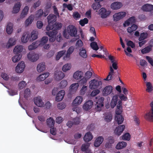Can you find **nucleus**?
<instances>
[{
    "mask_svg": "<svg viewBox=\"0 0 153 153\" xmlns=\"http://www.w3.org/2000/svg\"><path fill=\"white\" fill-rule=\"evenodd\" d=\"M77 30L76 28L73 25H69L67 28V31L64 30L63 33V35L64 37L67 39H68V34L71 37H77V39L79 38V36L77 35Z\"/></svg>",
    "mask_w": 153,
    "mask_h": 153,
    "instance_id": "1",
    "label": "nucleus"
},
{
    "mask_svg": "<svg viewBox=\"0 0 153 153\" xmlns=\"http://www.w3.org/2000/svg\"><path fill=\"white\" fill-rule=\"evenodd\" d=\"M97 100V106L95 108V110L96 111H101V108L103 106V101L104 98L103 97H98L95 98Z\"/></svg>",
    "mask_w": 153,
    "mask_h": 153,
    "instance_id": "2",
    "label": "nucleus"
},
{
    "mask_svg": "<svg viewBox=\"0 0 153 153\" xmlns=\"http://www.w3.org/2000/svg\"><path fill=\"white\" fill-rule=\"evenodd\" d=\"M48 21V25L46 27V30L47 31L50 30L49 27L52 25V24L55 22L56 20V15L51 14H50L47 17Z\"/></svg>",
    "mask_w": 153,
    "mask_h": 153,
    "instance_id": "3",
    "label": "nucleus"
},
{
    "mask_svg": "<svg viewBox=\"0 0 153 153\" xmlns=\"http://www.w3.org/2000/svg\"><path fill=\"white\" fill-rule=\"evenodd\" d=\"M27 57L31 61L34 62L36 61L39 58V56L34 52L30 51L27 54Z\"/></svg>",
    "mask_w": 153,
    "mask_h": 153,
    "instance_id": "4",
    "label": "nucleus"
},
{
    "mask_svg": "<svg viewBox=\"0 0 153 153\" xmlns=\"http://www.w3.org/2000/svg\"><path fill=\"white\" fill-rule=\"evenodd\" d=\"M111 13V11L107 10L104 8H102L99 10V14L102 18H105L109 16Z\"/></svg>",
    "mask_w": 153,
    "mask_h": 153,
    "instance_id": "5",
    "label": "nucleus"
},
{
    "mask_svg": "<svg viewBox=\"0 0 153 153\" xmlns=\"http://www.w3.org/2000/svg\"><path fill=\"white\" fill-rule=\"evenodd\" d=\"M25 66L24 61H21L18 64L16 68V71L19 73H22L24 70Z\"/></svg>",
    "mask_w": 153,
    "mask_h": 153,
    "instance_id": "6",
    "label": "nucleus"
},
{
    "mask_svg": "<svg viewBox=\"0 0 153 153\" xmlns=\"http://www.w3.org/2000/svg\"><path fill=\"white\" fill-rule=\"evenodd\" d=\"M126 15V13L124 12L116 13L113 16L114 21H117L123 18Z\"/></svg>",
    "mask_w": 153,
    "mask_h": 153,
    "instance_id": "7",
    "label": "nucleus"
},
{
    "mask_svg": "<svg viewBox=\"0 0 153 153\" xmlns=\"http://www.w3.org/2000/svg\"><path fill=\"white\" fill-rule=\"evenodd\" d=\"M150 105L151 108L152 113L153 115H152L151 114L150 112H149L146 114L144 117L146 120L149 121L153 122V101L151 103Z\"/></svg>",
    "mask_w": 153,
    "mask_h": 153,
    "instance_id": "8",
    "label": "nucleus"
},
{
    "mask_svg": "<svg viewBox=\"0 0 153 153\" xmlns=\"http://www.w3.org/2000/svg\"><path fill=\"white\" fill-rule=\"evenodd\" d=\"M87 80L85 77H83L78 82V83H73L70 86H79V85L80 86H85Z\"/></svg>",
    "mask_w": 153,
    "mask_h": 153,
    "instance_id": "9",
    "label": "nucleus"
},
{
    "mask_svg": "<svg viewBox=\"0 0 153 153\" xmlns=\"http://www.w3.org/2000/svg\"><path fill=\"white\" fill-rule=\"evenodd\" d=\"M64 73L61 71H56L54 74V78L57 80H59L62 79L65 76Z\"/></svg>",
    "mask_w": 153,
    "mask_h": 153,
    "instance_id": "10",
    "label": "nucleus"
},
{
    "mask_svg": "<svg viewBox=\"0 0 153 153\" xmlns=\"http://www.w3.org/2000/svg\"><path fill=\"white\" fill-rule=\"evenodd\" d=\"M125 128V126L124 125L118 126L114 131L115 134L118 136H120L121 134Z\"/></svg>",
    "mask_w": 153,
    "mask_h": 153,
    "instance_id": "11",
    "label": "nucleus"
},
{
    "mask_svg": "<svg viewBox=\"0 0 153 153\" xmlns=\"http://www.w3.org/2000/svg\"><path fill=\"white\" fill-rule=\"evenodd\" d=\"M62 26V23L59 22H56L54 24L53 23L52 25H51L49 27L50 30H57L60 29Z\"/></svg>",
    "mask_w": 153,
    "mask_h": 153,
    "instance_id": "12",
    "label": "nucleus"
},
{
    "mask_svg": "<svg viewBox=\"0 0 153 153\" xmlns=\"http://www.w3.org/2000/svg\"><path fill=\"white\" fill-rule=\"evenodd\" d=\"M83 100V98L81 96H77L73 101L72 105L73 106H77L81 103Z\"/></svg>",
    "mask_w": 153,
    "mask_h": 153,
    "instance_id": "13",
    "label": "nucleus"
},
{
    "mask_svg": "<svg viewBox=\"0 0 153 153\" xmlns=\"http://www.w3.org/2000/svg\"><path fill=\"white\" fill-rule=\"evenodd\" d=\"M93 104V101L91 100H88L83 105V108L85 110H88L91 108Z\"/></svg>",
    "mask_w": 153,
    "mask_h": 153,
    "instance_id": "14",
    "label": "nucleus"
},
{
    "mask_svg": "<svg viewBox=\"0 0 153 153\" xmlns=\"http://www.w3.org/2000/svg\"><path fill=\"white\" fill-rule=\"evenodd\" d=\"M34 101L35 104L39 107H43L44 105V103L39 97H37L35 98Z\"/></svg>",
    "mask_w": 153,
    "mask_h": 153,
    "instance_id": "15",
    "label": "nucleus"
},
{
    "mask_svg": "<svg viewBox=\"0 0 153 153\" xmlns=\"http://www.w3.org/2000/svg\"><path fill=\"white\" fill-rule=\"evenodd\" d=\"M107 142L105 145V147L106 148H110L111 146V144L114 142V139L113 137L110 136L107 139Z\"/></svg>",
    "mask_w": 153,
    "mask_h": 153,
    "instance_id": "16",
    "label": "nucleus"
},
{
    "mask_svg": "<svg viewBox=\"0 0 153 153\" xmlns=\"http://www.w3.org/2000/svg\"><path fill=\"white\" fill-rule=\"evenodd\" d=\"M89 86H100L102 85V82L97 79H94L89 82Z\"/></svg>",
    "mask_w": 153,
    "mask_h": 153,
    "instance_id": "17",
    "label": "nucleus"
},
{
    "mask_svg": "<svg viewBox=\"0 0 153 153\" xmlns=\"http://www.w3.org/2000/svg\"><path fill=\"white\" fill-rule=\"evenodd\" d=\"M65 94L64 91L62 90L59 91L56 97V100L57 102L61 101L63 98Z\"/></svg>",
    "mask_w": 153,
    "mask_h": 153,
    "instance_id": "18",
    "label": "nucleus"
},
{
    "mask_svg": "<svg viewBox=\"0 0 153 153\" xmlns=\"http://www.w3.org/2000/svg\"><path fill=\"white\" fill-rule=\"evenodd\" d=\"M38 32L36 30H33L31 33L30 38V41L32 42L38 38Z\"/></svg>",
    "mask_w": 153,
    "mask_h": 153,
    "instance_id": "19",
    "label": "nucleus"
},
{
    "mask_svg": "<svg viewBox=\"0 0 153 153\" xmlns=\"http://www.w3.org/2000/svg\"><path fill=\"white\" fill-rule=\"evenodd\" d=\"M48 15V13L47 12L45 11L44 12L42 10L40 9L37 11L36 14V16L37 18H39L42 16H46Z\"/></svg>",
    "mask_w": 153,
    "mask_h": 153,
    "instance_id": "20",
    "label": "nucleus"
},
{
    "mask_svg": "<svg viewBox=\"0 0 153 153\" xmlns=\"http://www.w3.org/2000/svg\"><path fill=\"white\" fill-rule=\"evenodd\" d=\"M122 6V4L119 2H115L112 3L111 6V8L114 10L120 9Z\"/></svg>",
    "mask_w": 153,
    "mask_h": 153,
    "instance_id": "21",
    "label": "nucleus"
},
{
    "mask_svg": "<svg viewBox=\"0 0 153 153\" xmlns=\"http://www.w3.org/2000/svg\"><path fill=\"white\" fill-rule=\"evenodd\" d=\"M50 74L47 72L42 74L40 75L37 78V80L38 81H44L49 76Z\"/></svg>",
    "mask_w": 153,
    "mask_h": 153,
    "instance_id": "22",
    "label": "nucleus"
},
{
    "mask_svg": "<svg viewBox=\"0 0 153 153\" xmlns=\"http://www.w3.org/2000/svg\"><path fill=\"white\" fill-rule=\"evenodd\" d=\"M142 9L144 11H151L153 10V5L147 4L142 7Z\"/></svg>",
    "mask_w": 153,
    "mask_h": 153,
    "instance_id": "23",
    "label": "nucleus"
},
{
    "mask_svg": "<svg viewBox=\"0 0 153 153\" xmlns=\"http://www.w3.org/2000/svg\"><path fill=\"white\" fill-rule=\"evenodd\" d=\"M93 138V137L91 134L90 132L89 131L85 134L84 137L83 139L85 142H88L91 141Z\"/></svg>",
    "mask_w": 153,
    "mask_h": 153,
    "instance_id": "24",
    "label": "nucleus"
},
{
    "mask_svg": "<svg viewBox=\"0 0 153 153\" xmlns=\"http://www.w3.org/2000/svg\"><path fill=\"white\" fill-rule=\"evenodd\" d=\"M103 140L104 138L102 137L99 136L98 137L94 143V146L96 147H99L102 143Z\"/></svg>",
    "mask_w": 153,
    "mask_h": 153,
    "instance_id": "25",
    "label": "nucleus"
},
{
    "mask_svg": "<svg viewBox=\"0 0 153 153\" xmlns=\"http://www.w3.org/2000/svg\"><path fill=\"white\" fill-rule=\"evenodd\" d=\"M8 89L7 91L9 94L12 96L16 95L17 94V91L13 88V87H5Z\"/></svg>",
    "mask_w": 153,
    "mask_h": 153,
    "instance_id": "26",
    "label": "nucleus"
},
{
    "mask_svg": "<svg viewBox=\"0 0 153 153\" xmlns=\"http://www.w3.org/2000/svg\"><path fill=\"white\" fill-rule=\"evenodd\" d=\"M45 69V64L44 62L39 63L37 67V71L39 72L43 71Z\"/></svg>",
    "mask_w": 153,
    "mask_h": 153,
    "instance_id": "27",
    "label": "nucleus"
},
{
    "mask_svg": "<svg viewBox=\"0 0 153 153\" xmlns=\"http://www.w3.org/2000/svg\"><path fill=\"white\" fill-rule=\"evenodd\" d=\"M30 35L27 33H24L21 38V41L22 42L26 43L29 40H30Z\"/></svg>",
    "mask_w": 153,
    "mask_h": 153,
    "instance_id": "28",
    "label": "nucleus"
},
{
    "mask_svg": "<svg viewBox=\"0 0 153 153\" xmlns=\"http://www.w3.org/2000/svg\"><path fill=\"white\" fill-rule=\"evenodd\" d=\"M21 7L20 3L18 2L14 6L12 12L14 13H18Z\"/></svg>",
    "mask_w": 153,
    "mask_h": 153,
    "instance_id": "29",
    "label": "nucleus"
},
{
    "mask_svg": "<svg viewBox=\"0 0 153 153\" xmlns=\"http://www.w3.org/2000/svg\"><path fill=\"white\" fill-rule=\"evenodd\" d=\"M118 98V96L117 95L113 97L110 104L112 108H113L116 106L117 103Z\"/></svg>",
    "mask_w": 153,
    "mask_h": 153,
    "instance_id": "30",
    "label": "nucleus"
},
{
    "mask_svg": "<svg viewBox=\"0 0 153 153\" xmlns=\"http://www.w3.org/2000/svg\"><path fill=\"white\" fill-rule=\"evenodd\" d=\"M112 87H105L103 91V93L104 96L110 94L112 91Z\"/></svg>",
    "mask_w": 153,
    "mask_h": 153,
    "instance_id": "31",
    "label": "nucleus"
},
{
    "mask_svg": "<svg viewBox=\"0 0 153 153\" xmlns=\"http://www.w3.org/2000/svg\"><path fill=\"white\" fill-rule=\"evenodd\" d=\"M46 122L47 126L50 128L53 127L55 124L54 120L51 117L47 119Z\"/></svg>",
    "mask_w": 153,
    "mask_h": 153,
    "instance_id": "32",
    "label": "nucleus"
},
{
    "mask_svg": "<svg viewBox=\"0 0 153 153\" xmlns=\"http://www.w3.org/2000/svg\"><path fill=\"white\" fill-rule=\"evenodd\" d=\"M127 143L124 141L119 142L116 146V148L117 149H123L126 146Z\"/></svg>",
    "mask_w": 153,
    "mask_h": 153,
    "instance_id": "33",
    "label": "nucleus"
},
{
    "mask_svg": "<svg viewBox=\"0 0 153 153\" xmlns=\"http://www.w3.org/2000/svg\"><path fill=\"white\" fill-rule=\"evenodd\" d=\"M16 39L13 38H10L7 43V46L9 48L10 47L15 45L16 43Z\"/></svg>",
    "mask_w": 153,
    "mask_h": 153,
    "instance_id": "34",
    "label": "nucleus"
},
{
    "mask_svg": "<svg viewBox=\"0 0 153 153\" xmlns=\"http://www.w3.org/2000/svg\"><path fill=\"white\" fill-rule=\"evenodd\" d=\"M13 24L11 22H9L6 27V31L7 33L9 34H11L13 31Z\"/></svg>",
    "mask_w": 153,
    "mask_h": 153,
    "instance_id": "35",
    "label": "nucleus"
},
{
    "mask_svg": "<svg viewBox=\"0 0 153 153\" xmlns=\"http://www.w3.org/2000/svg\"><path fill=\"white\" fill-rule=\"evenodd\" d=\"M23 50V46L22 45L17 46L15 47L13 52L16 54H19V53L21 52Z\"/></svg>",
    "mask_w": 153,
    "mask_h": 153,
    "instance_id": "36",
    "label": "nucleus"
},
{
    "mask_svg": "<svg viewBox=\"0 0 153 153\" xmlns=\"http://www.w3.org/2000/svg\"><path fill=\"white\" fill-rule=\"evenodd\" d=\"M83 73L81 71H77L75 72L73 75L74 78L78 79H80L82 76Z\"/></svg>",
    "mask_w": 153,
    "mask_h": 153,
    "instance_id": "37",
    "label": "nucleus"
},
{
    "mask_svg": "<svg viewBox=\"0 0 153 153\" xmlns=\"http://www.w3.org/2000/svg\"><path fill=\"white\" fill-rule=\"evenodd\" d=\"M34 19L33 15L30 16L29 18L27 19L25 22V24L26 26H27L31 24Z\"/></svg>",
    "mask_w": 153,
    "mask_h": 153,
    "instance_id": "38",
    "label": "nucleus"
},
{
    "mask_svg": "<svg viewBox=\"0 0 153 153\" xmlns=\"http://www.w3.org/2000/svg\"><path fill=\"white\" fill-rule=\"evenodd\" d=\"M29 9V7L27 6H25L23 9L20 15V18H21L25 17L27 15Z\"/></svg>",
    "mask_w": 153,
    "mask_h": 153,
    "instance_id": "39",
    "label": "nucleus"
},
{
    "mask_svg": "<svg viewBox=\"0 0 153 153\" xmlns=\"http://www.w3.org/2000/svg\"><path fill=\"white\" fill-rule=\"evenodd\" d=\"M115 119L118 124H122L124 120V118L122 115L116 116Z\"/></svg>",
    "mask_w": 153,
    "mask_h": 153,
    "instance_id": "40",
    "label": "nucleus"
},
{
    "mask_svg": "<svg viewBox=\"0 0 153 153\" xmlns=\"http://www.w3.org/2000/svg\"><path fill=\"white\" fill-rule=\"evenodd\" d=\"M137 28V25L135 24H133L131 27H128L127 31L128 33H130L134 31H135Z\"/></svg>",
    "mask_w": 153,
    "mask_h": 153,
    "instance_id": "41",
    "label": "nucleus"
},
{
    "mask_svg": "<svg viewBox=\"0 0 153 153\" xmlns=\"http://www.w3.org/2000/svg\"><path fill=\"white\" fill-rule=\"evenodd\" d=\"M79 51H80L79 53L80 56L84 58H86L87 56V55L85 49L82 48L80 49Z\"/></svg>",
    "mask_w": 153,
    "mask_h": 153,
    "instance_id": "42",
    "label": "nucleus"
},
{
    "mask_svg": "<svg viewBox=\"0 0 153 153\" xmlns=\"http://www.w3.org/2000/svg\"><path fill=\"white\" fill-rule=\"evenodd\" d=\"M152 50V46H149L145 47L141 50V52L143 54L149 53Z\"/></svg>",
    "mask_w": 153,
    "mask_h": 153,
    "instance_id": "43",
    "label": "nucleus"
},
{
    "mask_svg": "<svg viewBox=\"0 0 153 153\" xmlns=\"http://www.w3.org/2000/svg\"><path fill=\"white\" fill-rule=\"evenodd\" d=\"M105 120L107 122H110L112 120V115L111 113H105Z\"/></svg>",
    "mask_w": 153,
    "mask_h": 153,
    "instance_id": "44",
    "label": "nucleus"
},
{
    "mask_svg": "<svg viewBox=\"0 0 153 153\" xmlns=\"http://www.w3.org/2000/svg\"><path fill=\"white\" fill-rule=\"evenodd\" d=\"M101 7L100 4V2H96L94 3L92 5V7L94 10H98Z\"/></svg>",
    "mask_w": 153,
    "mask_h": 153,
    "instance_id": "45",
    "label": "nucleus"
},
{
    "mask_svg": "<svg viewBox=\"0 0 153 153\" xmlns=\"http://www.w3.org/2000/svg\"><path fill=\"white\" fill-rule=\"evenodd\" d=\"M48 31L46 33L49 37H56V35L57 33V31L54 30L51 31Z\"/></svg>",
    "mask_w": 153,
    "mask_h": 153,
    "instance_id": "46",
    "label": "nucleus"
},
{
    "mask_svg": "<svg viewBox=\"0 0 153 153\" xmlns=\"http://www.w3.org/2000/svg\"><path fill=\"white\" fill-rule=\"evenodd\" d=\"M22 57V55L21 54H16L12 58V61L14 62H18L20 59Z\"/></svg>",
    "mask_w": 153,
    "mask_h": 153,
    "instance_id": "47",
    "label": "nucleus"
},
{
    "mask_svg": "<svg viewBox=\"0 0 153 153\" xmlns=\"http://www.w3.org/2000/svg\"><path fill=\"white\" fill-rule=\"evenodd\" d=\"M90 46L94 50L97 51L99 49V47L96 42H92L90 44Z\"/></svg>",
    "mask_w": 153,
    "mask_h": 153,
    "instance_id": "48",
    "label": "nucleus"
},
{
    "mask_svg": "<svg viewBox=\"0 0 153 153\" xmlns=\"http://www.w3.org/2000/svg\"><path fill=\"white\" fill-rule=\"evenodd\" d=\"M48 38L46 36H43L41 39L39 41L41 46H42L46 44L48 42Z\"/></svg>",
    "mask_w": 153,
    "mask_h": 153,
    "instance_id": "49",
    "label": "nucleus"
},
{
    "mask_svg": "<svg viewBox=\"0 0 153 153\" xmlns=\"http://www.w3.org/2000/svg\"><path fill=\"white\" fill-rule=\"evenodd\" d=\"M65 53V51H62L59 52L56 55V60H59L60 58Z\"/></svg>",
    "mask_w": 153,
    "mask_h": 153,
    "instance_id": "50",
    "label": "nucleus"
},
{
    "mask_svg": "<svg viewBox=\"0 0 153 153\" xmlns=\"http://www.w3.org/2000/svg\"><path fill=\"white\" fill-rule=\"evenodd\" d=\"M88 20L87 18H85L79 21V24L82 26H83L88 23Z\"/></svg>",
    "mask_w": 153,
    "mask_h": 153,
    "instance_id": "51",
    "label": "nucleus"
},
{
    "mask_svg": "<svg viewBox=\"0 0 153 153\" xmlns=\"http://www.w3.org/2000/svg\"><path fill=\"white\" fill-rule=\"evenodd\" d=\"M71 64H65L62 67V70L64 72H65L69 70L71 68Z\"/></svg>",
    "mask_w": 153,
    "mask_h": 153,
    "instance_id": "52",
    "label": "nucleus"
},
{
    "mask_svg": "<svg viewBox=\"0 0 153 153\" xmlns=\"http://www.w3.org/2000/svg\"><path fill=\"white\" fill-rule=\"evenodd\" d=\"M30 90L28 88L26 89L24 91V97L26 99L28 98L30 96Z\"/></svg>",
    "mask_w": 153,
    "mask_h": 153,
    "instance_id": "53",
    "label": "nucleus"
},
{
    "mask_svg": "<svg viewBox=\"0 0 153 153\" xmlns=\"http://www.w3.org/2000/svg\"><path fill=\"white\" fill-rule=\"evenodd\" d=\"M147 34L146 33H141L140 37L139 38V41L144 40L147 38Z\"/></svg>",
    "mask_w": 153,
    "mask_h": 153,
    "instance_id": "54",
    "label": "nucleus"
},
{
    "mask_svg": "<svg viewBox=\"0 0 153 153\" xmlns=\"http://www.w3.org/2000/svg\"><path fill=\"white\" fill-rule=\"evenodd\" d=\"M130 135L128 133H126L122 136V139L129 141L130 139Z\"/></svg>",
    "mask_w": 153,
    "mask_h": 153,
    "instance_id": "55",
    "label": "nucleus"
},
{
    "mask_svg": "<svg viewBox=\"0 0 153 153\" xmlns=\"http://www.w3.org/2000/svg\"><path fill=\"white\" fill-rule=\"evenodd\" d=\"M69 90V93L71 94H73L75 93L78 87H71Z\"/></svg>",
    "mask_w": 153,
    "mask_h": 153,
    "instance_id": "56",
    "label": "nucleus"
},
{
    "mask_svg": "<svg viewBox=\"0 0 153 153\" xmlns=\"http://www.w3.org/2000/svg\"><path fill=\"white\" fill-rule=\"evenodd\" d=\"M66 105L64 103H60L57 105L58 108L61 110H62L65 108Z\"/></svg>",
    "mask_w": 153,
    "mask_h": 153,
    "instance_id": "57",
    "label": "nucleus"
},
{
    "mask_svg": "<svg viewBox=\"0 0 153 153\" xmlns=\"http://www.w3.org/2000/svg\"><path fill=\"white\" fill-rule=\"evenodd\" d=\"M92 73L90 71H87L86 72L85 74V76L84 77H85L87 80L90 78L92 76Z\"/></svg>",
    "mask_w": 153,
    "mask_h": 153,
    "instance_id": "58",
    "label": "nucleus"
},
{
    "mask_svg": "<svg viewBox=\"0 0 153 153\" xmlns=\"http://www.w3.org/2000/svg\"><path fill=\"white\" fill-rule=\"evenodd\" d=\"M100 92V91L98 89L93 90L91 93V95L92 97L96 96Z\"/></svg>",
    "mask_w": 153,
    "mask_h": 153,
    "instance_id": "59",
    "label": "nucleus"
},
{
    "mask_svg": "<svg viewBox=\"0 0 153 153\" xmlns=\"http://www.w3.org/2000/svg\"><path fill=\"white\" fill-rule=\"evenodd\" d=\"M113 74L108 73V74L106 78L104 79V80L109 81L112 80L113 78Z\"/></svg>",
    "mask_w": 153,
    "mask_h": 153,
    "instance_id": "60",
    "label": "nucleus"
},
{
    "mask_svg": "<svg viewBox=\"0 0 153 153\" xmlns=\"http://www.w3.org/2000/svg\"><path fill=\"white\" fill-rule=\"evenodd\" d=\"M36 25L37 28L40 29L42 28L43 24L41 21H38L37 22Z\"/></svg>",
    "mask_w": 153,
    "mask_h": 153,
    "instance_id": "61",
    "label": "nucleus"
},
{
    "mask_svg": "<svg viewBox=\"0 0 153 153\" xmlns=\"http://www.w3.org/2000/svg\"><path fill=\"white\" fill-rule=\"evenodd\" d=\"M41 1L40 0H38L37 1L34 3L33 5V7L36 9L37 7L39 6L41 4Z\"/></svg>",
    "mask_w": 153,
    "mask_h": 153,
    "instance_id": "62",
    "label": "nucleus"
},
{
    "mask_svg": "<svg viewBox=\"0 0 153 153\" xmlns=\"http://www.w3.org/2000/svg\"><path fill=\"white\" fill-rule=\"evenodd\" d=\"M128 19L129 21L130 24H133L134 23L136 22L135 18L134 16L131 17L129 18Z\"/></svg>",
    "mask_w": 153,
    "mask_h": 153,
    "instance_id": "63",
    "label": "nucleus"
},
{
    "mask_svg": "<svg viewBox=\"0 0 153 153\" xmlns=\"http://www.w3.org/2000/svg\"><path fill=\"white\" fill-rule=\"evenodd\" d=\"M127 44L128 46H130L132 48H134L135 47L134 43L130 40L128 41L127 42Z\"/></svg>",
    "mask_w": 153,
    "mask_h": 153,
    "instance_id": "64",
    "label": "nucleus"
}]
</instances>
